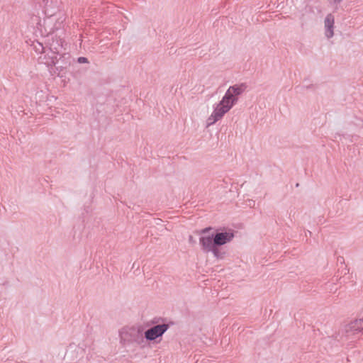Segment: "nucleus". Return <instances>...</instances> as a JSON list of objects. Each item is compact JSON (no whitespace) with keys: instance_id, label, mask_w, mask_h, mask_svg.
Returning <instances> with one entry per match:
<instances>
[{"instance_id":"obj_1","label":"nucleus","mask_w":363,"mask_h":363,"mask_svg":"<svg viewBox=\"0 0 363 363\" xmlns=\"http://www.w3.org/2000/svg\"><path fill=\"white\" fill-rule=\"evenodd\" d=\"M245 89L244 84H236L230 86L222 99L217 104L206 120L207 126L213 125L216 122L220 121L224 115L228 113L233 106L237 103L238 98Z\"/></svg>"},{"instance_id":"obj_2","label":"nucleus","mask_w":363,"mask_h":363,"mask_svg":"<svg viewBox=\"0 0 363 363\" xmlns=\"http://www.w3.org/2000/svg\"><path fill=\"white\" fill-rule=\"evenodd\" d=\"M167 324L155 325L145 333V337L148 340H155L156 338L161 337L168 329Z\"/></svg>"},{"instance_id":"obj_3","label":"nucleus","mask_w":363,"mask_h":363,"mask_svg":"<svg viewBox=\"0 0 363 363\" xmlns=\"http://www.w3.org/2000/svg\"><path fill=\"white\" fill-rule=\"evenodd\" d=\"M200 244L206 252L212 251L215 255H217V249L215 247L213 239L211 236L201 237L199 240Z\"/></svg>"},{"instance_id":"obj_4","label":"nucleus","mask_w":363,"mask_h":363,"mask_svg":"<svg viewBox=\"0 0 363 363\" xmlns=\"http://www.w3.org/2000/svg\"><path fill=\"white\" fill-rule=\"evenodd\" d=\"M233 238V234L230 233H217L213 238V243L216 245H223L230 242Z\"/></svg>"},{"instance_id":"obj_5","label":"nucleus","mask_w":363,"mask_h":363,"mask_svg":"<svg viewBox=\"0 0 363 363\" xmlns=\"http://www.w3.org/2000/svg\"><path fill=\"white\" fill-rule=\"evenodd\" d=\"M334 17L329 14L325 19V35L330 38L333 35Z\"/></svg>"},{"instance_id":"obj_6","label":"nucleus","mask_w":363,"mask_h":363,"mask_svg":"<svg viewBox=\"0 0 363 363\" xmlns=\"http://www.w3.org/2000/svg\"><path fill=\"white\" fill-rule=\"evenodd\" d=\"M347 328L351 331H360L363 330V318L355 319L351 321L348 324Z\"/></svg>"},{"instance_id":"obj_7","label":"nucleus","mask_w":363,"mask_h":363,"mask_svg":"<svg viewBox=\"0 0 363 363\" xmlns=\"http://www.w3.org/2000/svg\"><path fill=\"white\" fill-rule=\"evenodd\" d=\"M78 62L79 63H87L88 62V60L86 57H80L78 58Z\"/></svg>"}]
</instances>
